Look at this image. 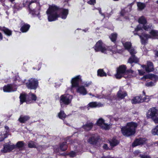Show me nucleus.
Listing matches in <instances>:
<instances>
[{"label": "nucleus", "mask_w": 158, "mask_h": 158, "mask_svg": "<svg viewBox=\"0 0 158 158\" xmlns=\"http://www.w3.org/2000/svg\"><path fill=\"white\" fill-rule=\"evenodd\" d=\"M137 123L131 122L127 123L125 126L121 128L122 134L125 136L129 137L134 135L136 132V129L137 127Z\"/></svg>", "instance_id": "1"}, {"label": "nucleus", "mask_w": 158, "mask_h": 158, "mask_svg": "<svg viewBox=\"0 0 158 158\" xmlns=\"http://www.w3.org/2000/svg\"><path fill=\"white\" fill-rule=\"evenodd\" d=\"M60 9L59 7L55 5L49 6L46 11L48 16V20L49 22H52L57 20L60 17V15L58 14V11Z\"/></svg>", "instance_id": "2"}, {"label": "nucleus", "mask_w": 158, "mask_h": 158, "mask_svg": "<svg viewBox=\"0 0 158 158\" xmlns=\"http://www.w3.org/2000/svg\"><path fill=\"white\" fill-rule=\"evenodd\" d=\"M29 13L33 16L39 17L40 14V2L39 0H32L28 5Z\"/></svg>", "instance_id": "3"}, {"label": "nucleus", "mask_w": 158, "mask_h": 158, "mask_svg": "<svg viewBox=\"0 0 158 158\" xmlns=\"http://www.w3.org/2000/svg\"><path fill=\"white\" fill-rule=\"evenodd\" d=\"M146 117L151 119L155 124H158V108L152 107L150 108L146 114Z\"/></svg>", "instance_id": "4"}, {"label": "nucleus", "mask_w": 158, "mask_h": 158, "mask_svg": "<svg viewBox=\"0 0 158 158\" xmlns=\"http://www.w3.org/2000/svg\"><path fill=\"white\" fill-rule=\"evenodd\" d=\"M24 146V143L23 141H19L17 143L16 145L15 146L11 144L8 143L3 146V148L1 150V152L3 153H5L11 151L15 148H18L20 150H22Z\"/></svg>", "instance_id": "5"}, {"label": "nucleus", "mask_w": 158, "mask_h": 158, "mask_svg": "<svg viewBox=\"0 0 158 158\" xmlns=\"http://www.w3.org/2000/svg\"><path fill=\"white\" fill-rule=\"evenodd\" d=\"M150 34L142 33L139 35L140 40H148V39H158V30L152 29L149 32Z\"/></svg>", "instance_id": "6"}, {"label": "nucleus", "mask_w": 158, "mask_h": 158, "mask_svg": "<svg viewBox=\"0 0 158 158\" xmlns=\"http://www.w3.org/2000/svg\"><path fill=\"white\" fill-rule=\"evenodd\" d=\"M73 98L72 95L64 94L62 95L60 97V102L61 107L64 105H68L71 103Z\"/></svg>", "instance_id": "7"}, {"label": "nucleus", "mask_w": 158, "mask_h": 158, "mask_svg": "<svg viewBox=\"0 0 158 158\" xmlns=\"http://www.w3.org/2000/svg\"><path fill=\"white\" fill-rule=\"evenodd\" d=\"M126 69L127 67L126 65L123 64L120 65L117 69L116 73L115 75L116 78L119 79L123 77L126 78L124 76L125 75Z\"/></svg>", "instance_id": "8"}, {"label": "nucleus", "mask_w": 158, "mask_h": 158, "mask_svg": "<svg viewBox=\"0 0 158 158\" xmlns=\"http://www.w3.org/2000/svg\"><path fill=\"white\" fill-rule=\"evenodd\" d=\"M38 84L39 82L37 79L31 78L28 80L26 85L28 89H35L38 87Z\"/></svg>", "instance_id": "9"}, {"label": "nucleus", "mask_w": 158, "mask_h": 158, "mask_svg": "<svg viewBox=\"0 0 158 158\" xmlns=\"http://www.w3.org/2000/svg\"><path fill=\"white\" fill-rule=\"evenodd\" d=\"M100 136L95 134H92L87 140V142L90 144L96 145L99 142Z\"/></svg>", "instance_id": "10"}, {"label": "nucleus", "mask_w": 158, "mask_h": 158, "mask_svg": "<svg viewBox=\"0 0 158 158\" xmlns=\"http://www.w3.org/2000/svg\"><path fill=\"white\" fill-rule=\"evenodd\" d=\"M147 140V139L145 138L140 137L136 139L132 143V146L135 147L139 145H143L146 143Z\"/></svg>", "instance_id": "11"}, {"label": "nucleus", "mask_w": 158, "mask_h": 158, "mask_svg": "<svg viewBox=\"0 0 158 158\" xmlns=\"http://www.w3.org/2000/svg\"><path fill=\"white\" fill-rule=\"evenodd\" d=\"M94 49L96 52H101L102 53L106 51L105 47L103 46V43L101 40H99L97 42L95 46Z\"/></svg>", "instance_id": "12"}, {"label": "nucleus", "mask_w": 158, "mask_h": 158, "mask_svg": "<svg viewBox=\"0 0 158 158\" xmlns=\"http://www.w3.org/2000/svg\"><path fill=\"white\" fill-rule=\"evenodd\" d=\"M142 67L145 69L147 73H149L154 71V69L153 63L150 61H147V65L143 64Z\"/></svg>", "instance_id": "13"}, {"label": "nucleus", "mask_w": 158, "mask_h": 158, "mask_svg": "<svg viewBox=\"0 0 158 158\" xmlns=\"http://www.w3.org/2000/svg\"><path fill=\"white\" fill-rule=\"evenodd\" d=\"M81 81V77L78 75L73 78L71 81L72 87L73 88L77 87L79 86L80 81Z\"/></svg>", "instance_id": "14"}, {"label": "nucleus", "mask_w": 158, "mask_h": 158, "mask_svg": "<svg viewBox=\"0 0 158 158\" xmlns=\"http://www.w3.org/2000/svg\"><path fill=\"white\" fill-rule=\"evenodd\" d=\"M17 88L14 87L12 85H8L3 87V90L4 92H11L16 91Z\"/></svg>", "instance_id": "15"}, {"label": "nucleus", "mask_w": 158, "mask_h": 158, "mask_svg": "<svg viewBox=\"0 0 158 158\" xmlns=\"http://www.w3.org/2000/svg\"><path fill=\"white\" fill-rule=\"evenodd\" d=\"M76 91L77 93L83 95H86L87 94L86 89L83 85H80L77 87Z\"/></svg>", "instance_id": "16"}, {"label": "nucleus", "mask_w": 158, "mask_h": 158, "mask_svg": "<svg viewBox=\"0 0 158 158\" xmlns=\"http://www.w3.org/2000/svg\"><path fill=\"white\" fill-rule=\"evenodd\" d=\"M127 95V94L126 91H123L120 89L117 92V94L118 100H120L124 99Z\"/></svg>", "instance_id": "17"}, {"label": "nucleus", "mask_w": 158, "mask_h": 158, "mask_svg": "<svg viewBox=\"0 0 158 158\" xmlns=\"http://www.w3.org/2000/svg\"><path fill=\"white\" fill-rule=\"evenodd\" d=\"M58 11L60 12V15L61 18L64 19H66L69 13L68 10L62 8H60Z\"/></svg>", "instance_id": "18"}, {"label": "nucleus", "mask_w": 158, "mask_h": 158, "mask_svg": "<svg viewBox=\"0 0 158 158\" xmlns=\"http://www.w3.org/2000/svg\"><path fill=\"white\" fill-rule=\"evenodd\" d=\"M143 78L145 79H150L155 82L158 80V77L157 75L152 73H149L146 75L144 76Z\"/></svg>", "instance_id": "19"}, {"label": "nucleus", "mask_w": 158, "mask_h": 158, "mask_svg": "<svg viewBox=\"0 0 158 158\" xmlns=\"http://www.w3.org/2000/svg\"><path fill=\"white\" fill-rule=\"evenodd\" d=\"M1 31L7 37L10 36L12 34V31L11 30L4 27H2Z\"/></svg>", "instance_id": "20"}, {"label": "nucleus", "mask_w": 158, "mask_h": 158, "mask_svg": "<svg viewBox=\"0 0 158 158\" xmlns=\"http://www.w3.org/2000/svg\"><path fill=\"white\" fill-rule=\"evenodd\" d=\"M139 59L136 56H131L129 58L128 60V63H129L132 66V64L134 63H137L139 62Z\"/></svg>", "instance_id": "21"}, {"label": "nucleus", "mask_w": 158, "mask_h": 158, "mask_svg": "<svg viewBox=\"0 0 158 158\" xmlns=\"http://www.w3.org/2000/svg\"><path fill=\"white\" fill-rule=\"evenodd\" d=\"M93 127V124L92 122L87 123L82 126V128L85 131H89L91 130Z\"/></svg>", "instance_id": "22"}, {"label": "nucleus", "mask_w": 158, "mask_h": 158, "mask_svg": "<svg viewBox=\"0 0 158 158\" xmlns=\"http://www.w3.org/2000/svg\"><path fill=\"white\" fill-rule=\"evenodd\" d=\"M30 27L29 24L24 23V24L20 28V31L23 33L26 32L29 30Z\"/></svg>", "instance_id": "23"}, {"label": "nucleus", "mask_w": 158, "mask_h": 158, "mask_svg": "<svg viewBox=\"0 0 158 158\" xmlns=\"http://www.w3.org/2000/svg\"><path fill=\"white\" fill-rule=\"evenodd\" d=\"M141 95L140 96H137L134 97L131 100V102L133 104H136L141 103V98H142Z\"/></svg>", "instance_id": "24"}, {"label": "nucleus", "mask_w": 158, "mask_h": 158, "mask_svg": "<svg viewBox=\"0 0 158 158\" xmlns=\"http://www.w3.org/2000/svg\"><path fill=\"white\" fill-rule=\"evenodd\" d=\"M109 143L110 146L114 147L118 144L119 142L118 140L113 137L111 140L109 141Z\"/></svg>", "instance_id": "25"}, {"label": "nucleus", "mask_w": 158, "mask_h": 158, "mask_svg": "<svg viewBox=\"0 0 158 158\" xmlns=\"http://www.w3.org/2000/svg\"><path fill=\"white\" fill-rule=\"evenodd\" d=\"M67 142H64L60 144V147L62 151H66L68 148Z\"/></svg>", "instance_id": "26"}, {"label": "nucleus", "mask_w": 158, "mask_h": 158, "mask_svg": "<svg viewBox=\"0 0 158 158\" xmlns=\"http://www.w3.org/2000/svg\"><path fill=\"white\" fill-rule=\"evenodd\" d=\"M67 115L65 113L63 110H61L58 114V118L63 120H64L66 117Z\"/></svg>", "instance_id": "27"}, {"label": "nucleus", "mask_w": 158, "mask_h": 158, "mask_svg": "<svg viewBox=\"0 0 158 158\" xmlns=\"http://www.w3.org/2000/svg\"><path fill=\"white\" fill-rule=\"evenodd\" d=\"M138 22L139 24L146 25L147 23V21L145 18L143 16H141L139 17L138 20Z\"/></svg>", "instance_id": "28"}, {"label": "nucleus", "mask_w": 158, "mask_h": 158, "mask_svg": "<svg viewBox=\"0 0 158 158\" xmlns=\"http://www.w3.org/2000/svg\"><path fill=\"white\" fill-rule=\"evenodd\" d=\"M30 118L28 116L21 115L19 119V121L21 123H24L28 120Z\"/></svg>", "instance_id": "29"}, {"label": "nucleus", "mask_w": 158, "mask_h": 158, "mask_svg": "<svg viewBox=\"0 0 158 158\" xmlns=\"http://www.w3.org/2000/svg\"><path fill=\"white\" fill-rule=\"evenodd\" d=\"M8 135V132L7 131H4L2 132L0 135V141H2L7 137Z\"/></svg>", "instance_id": "30"}, {"label": "nucleus", "mask_w": 158, "mask_h": 158, "mask_svg": "<svg viewBox=\"0 0 158 158\" xmlns=\"http://www.w3.org/2000/svg\"><path fill=\"white\" fill-rule=\"evenodd\" d=\"M138 8L139 10H143L146 7V4L140 2H137Z\"/></svg>", "instance_id": "31"}, {"label": "nucleus", "mask_w": 158, "mask_h": 158, "mask_svg": "<svg viewBox=\"0 0 158 158\" xmlns=\"http://www.w3.org/2000/svg\"><path fill=\"white\" fill-rule=\"evenodd\" d=\"M97 75L98 76L102 77L104 76L106 77L107 75L106 73H105L103 70L102 69H99L97 71Z\"/></svg>", "instance_id": "32"}, {"label": "nucleus", "mask_w": 158, "mask_h": 158, "mask_svg": "<svg viewBox=\"0 0 158 158\" xmlns=\"http://www.w3.org/2000/svg\"><path fill=\"white\" fill-rule=\"evenodd\" d=\"M105 121L102 118H100L97 121L96 124L98 126L101 127L103 124H104Z\"/></svg>", "instance_id": "33"}, {"label": "nucleus", "mask_w": 158, "mask_h": 158, "mask_svg": "<svg viewBox=\"0 0 158 158\" xmlns=\"http://www.w3.org/2000/svg\"><path fill=\"white\" fill-rule=\"evenodd\" d=\"M123 46L125 49L129 50L131 47V43L130 42H127L123 44Z\"/></svg>", "instance_id": "34"}, {"label": "nucleus", "mask_w": 158, "mask_h": 158, "mask_svg": "<svg viewBox=\"0 0 158 158\" xmlns=\"http://www.w3.org/2000/svg\"><path fill=\"white\" fill-rule=\"evenodd\" d=\"M141 30H142V28L141 26L139 25H137L136 27L135 28V31H134V34L135 35H138L139 36V35H140L141 34L139 35L137 33V32Z\"/></svg>", "instance_id": "35"}, {"label": "nucleus", "mask_w": 158, "mask_h": 158, "mask_svg": "<svg viewBox=\"0 0 158 158\" xmlns=\"http://www.w3.org/2000/svg\"><path fill=\"white\" fill-rule=\"evenodd\" d=\"M151 132L153 135H158V125L152 130Z\"/></svg>", "instance_id": "36"}, {"label": "nucleus", "mask_w": 158, "mask_h": 158, "mask_svg": "<svg viewBox=\"0 0 158 158\" xmlns=\"http://www.w3.org/2000/svg\"><path fill=\"white\" fill-rule=\"evenodd\" d=\"M29 98L30 100L35 101L36 97L35 95L32 93H29L28 95Z\"/></svg>", "instance_id": "37"}, {"label": "nucleus", "mask_w": 158, "mask_h": 158, "mask_svg": "<svg viewBox=\"0 0 158 158\" xmlns=\"http://www.w3.org/2000/svg\"><path fill=\"white\" fill-rule=\"evenodd\" d=\"M26 96L25 95L21 94L20 96V102L21 104H22L25 101Z\"/></svg>", "instance_id": "38"}, {"label": "nucleus", "mask_w": 158, "mask_h": 158, "mask_svg": "<svg viewBox=\"0 0 158 158\" xmlns=\"http://www.w3.org/2000/svg\"><path fill=\"white\" fill-rule=\"evenodd\" d=\"M118 36V34L116 33H112L110 36L109 38L110 40H116Z\"/></svg>", "instance_id": "39"}, {"label": "nucleus", "mask_w": 158, "mask_h": 158, "mask_svg": "<svg viewBox=\"0 0 158 158\" xmlns=\"http://www.w3.org/2000/svg\"><path fill=\"white\" fill-rule=\"evenodd\" d=\"M101 128L105 130H108L110 128L109 125L107 123H105V122Z\"/></svg>", "instance_id": "40"}, {"label": "nucleus", "mask_w": 158, "mask_h": 158, "mask_svg": "<svg viewBox=\"0 0 158 158\" xmlns=\"http://www.w3.org/2000/svg\"><path fill=\"white\" fill-rule=\"evenodd\" d=\"M148 96L147 95H145V97L142 98H141V102H148L150 100V98L148 97Z\"/></svg>", "instance_id": "41"}, {"label": "nucleus", "mask_w": 158, "mask_h": 158, "mask_svg": "<svg viewBox=\"0 0 158 158\" xmlns=\"http://www.w3.org/2000/svg\"><path fill=\"white\" fill-rule=\"evenodd\" d=\"M67 155L71 157H73L76 156V153L74 151H72L67 154Z\"/></svg>", "instance_id": "42"}, {"label": "nucleus", "mask_w": 158, "mask_h": 158, "mask_svg": "<svg viewBox=\"0 0 158 158\" xmlns=\"http://www.w3.org/2000/svg\"><path fill=\"white\" fill-rule=\"evenodd\" d=\"M65 142H67V144H71L73 143L74 141L72 139H71L70 137H67L66 138V139Z\"/></svg>", "instance_id": "43"}, {"label": "nucleus", "mask_w": 158, "mask_h": 158, "mask_svg": "<svg viewBox=\"0 0 158 158\" xmlns=\"http://www.w3.org/2000/svg\"><path fill=\"white\" fill-rule=\"evenodd\" d=\"M88 105L89 107L92 108L96 107L98 106L97 103L94 102H90Z\"/></svg>", "instance_id": "44"}, {"label": "nucleus", "mask_w": 158, "mask_h": 158, "mask_svg": "<svg viewBox=\"0 0 158 158\" xmlns=\"http://www.w3.org/2000/svg\"><path fill=\"white\" fill-rule=\"evenodd\" d=\"M133 73V71L131 69H126L125 73V75H128L130 74H132Z\"/></svg>", "instance_id": "45"}, {"label": "nucleus", "mask_w": 158, "mask_h": 158, "mask_svg": "<svg viewBox=\"0 0 158 158\" xmlns=\"http://www.w3.org/2000/svg\"><path fill=\"white\" fill-rule=\"evenodd\" d=\"M28 146L29 148H35L36 145L33 142L31 141L29 142L28 144Z\"/></svg>", "instance_id": "46"}, {"label": "nucleus", "mask_w": 158, "mask_h": 158, "mask_svg": "<svg viewBox=\"0 0 158 158\" xmlns=\"http://www.w3.org/2000/svg\"><path fill=\"white\" fill-rule=\"evenodd\" d=\"M92 83L91 81H86L84 82V87H88L89 86L92 85Z\"/></svg>", "instance_id": "47"}, {"label": "nucleus", "mask_w": 158, "mask_h": 158, "mask_svg": "<svg viewBox=\"0 0 158 158\" xmlns=\"http://www.w3.org/2000/svg\"><path fill=\"white\" fill-rule=\"evenodd\" d=\"M139 156L141 158H151L150 156L144 154H140Z\"/></svg>", "instance_id": "48"}, {"label": "nucleus", "mask_w": 158, "mask_h": 158, "mask_svg": "<svg viewBox=\"0 0 158 158\" xmlns=\"http://www.w3.org/2000/svg\"><path fill=\"white\" fill-rule=\"evenodd\" d=\"M130 52L131 56H135V50L134 49H130L127 50Z\"/></svg>", "instance_id": "49"}, {"label": "nucleus", "mask_w": 158, "mask_h": 158, "mask_svg": "<svg viewBox=\"0 0 158 158\" xmlns=\"http://www.w3.org/2000/svg\"><path fill=\"white\" fill-rule=\"evenodd\" d=\"M96 0H90V1H89L88 3L90 5H94L96 2Z\"/></svg>", "instance_id": "50"}, {"label": "nucleus", "mask_w": 158, "mask_h": 158, "mask_svg": "<svg viewBox=\"0 0 158 158\" xmlns=\"http://www.w3.org/2000/svg\"><path fill=\"white\" fill-rule=\"evenodd\" d=\"M102 147L103 149L106 150H108L110 149L109 148L108 146V145L106 143L104 144L103 145V146Z\"/></svg>", "instance_id": "51"}, {"label": "nucleus", "mask_w": 158, "mask_h": 158, "mask_svg": "<svg viewBox=\"0 0 158 158\" xmlns=\"http://www.w3.org/2000/svg\"><path fill=\"white\" fill-rule=\"evenodd\" d=\"M142 28L145 31H148V29L150 28L149 25L146 26L145 25H143V26Z\"/></svg>", "instance_id": "52"}, {"label": "nucleus", "mask_w": 158, "mask_h": 158, "mask_svg": "<svg viewBox=\"0 0 158 158\" xmlns=\"http://www.w3.org/2000/svg\"><path fill=\"white\" fill-rule=\"evenodd\" d=\"M154 83L152 81L147 82L146 84V85L147 86H152L154 85Z\"/></svg>", "instance_id": "53"}, {"label": "nucleus", "mask_w": 158, "mask_h": 158, "mask_svg": "<svg viewBox=\"0 0 158 158\" xmlns=\"http://www.w3.org/2000/svg\"><path fill=\"white\" fill-rule=\"evenodd\" d=\"M142 44L145 45L147 44L148 40H141Z\"/></svg>", "instance_id": "54"}, {"label": "nucleus", "mask_w": 158, "mask_h": 158, "mask_svg": "<svg viewBox=\"0 0 158 158\" xmlns=\"http://www.w3.org/2000/svg\"><path fill=\"white\" fill-rule=\"evenodd\" d=\"M138 71L139 75H143L145 73V72L142 70H139Z\"/></svg>", "instance_id": "55"}, {"label": "nucleus", "mask_w": 158, "mask_h": 158, "mask_svg": "<svg viewBox=\"0 0 158 158\" xmlns=\"http://www.w3.org/2000/svg\"><path fill=\"white\" fill-rule=\"evenodd\" d=\"M125 12L124 10H122L120 13V15L123 17L125 15Z\"/></svg>", "instance_id": "56"}, {"label": "nucleus", "mask_w": 158, "mask_h": 158, "mask_svg": "<svg viewBox=\"0 0 158 158\" xmlns=\"http://www.w3.org/2000/svg\"><path fill=\"white\" fill-rule=\"evenodd\" d=\"M3 38L2 35L1 33L0 32V40H2Z\"/></svg>", "instance_id": "57"}, {"label": "nucleus", "mask_w": 158, "mask_h": 158, "mask_svg": "<svg viewBox=\"0 0 158 158\" xmlns=\"http://www.w3.org/2000/svg\"><path fill=\"white\" fill-rule=\"evenodd\" d=\"M5 129L6 130V131H7L8 132V131L9 129V127L7 126H6L5 127Z\"/></svg>", "instance_id": "58"}, {"label": "nucleus", "mask_w": 158, "mask_h": 158, "mask_svg": "<svg viewBox=\"0 0 158 158\" xmlns=\"http://www.w3.org/2000/svg\"><path fill=\"white\" fill-rule=\"evenodd\" d=\"M99 13L100 14H101L102 15H104V14H102V12H101V9H100V10H99Z\"/></svg>", "instance_id": "59"}, {"label": "nucleus", "mask_w": 158, "mask_h": 158, "mask_svg": "<svg viewBox=\"0 0 158 158\" xmlns=\"http://www.w3.org/2000/svg\"><path fill=\"white\" fill-rule=\"evenodd\" d=\"M155 55L157 57H158V51H156L155 53Z\"/></svg>", "instance_id": "60"}, {"label": "nucleus", "mask_w": 158, "mask_h": 158, "mask_svg": "<svg viewBox=\"0 0 158 158\" xmlns=\"http://www.w3.org/2000/svg\"><path fill=\"white\" fill-rule=\"evenodd\" d=\"M111 40L112 41V42L114 43V44H115V43L116 42V40Z\"/></svg>", "instance_id": "61"}, {"label": "nucleus", "mask_w": 158, "mask_h": 158, "mask_svg": "<svg viewBox=\"0 0 158 158\" xmlns=\"http://www.w3.org/2000/svg\"><path fill=\"white\" fill-rule=\"evenodd\" d=\"M143 95H144L145 96V95H146V93H145V92L144 91V90H143Z\"/></svg>", "instance_id": "62"}, {"label": "nucleus", "mask_w": 158, "mask_h": 158, "mask_svg": "<svg viewBox=\"0 0 158 158\" xmlns=\"http://www.w3.org/2000/svg\"><path fill=\"white\" fill-rule=\"evenodd\" d=\"M62 155H63V156H65L66 155H67V154H66L65 153H64L62 154Z\"/></svg>", "instance_id": "63"}, {"label": "nucleus", "mask_w": 158, "mask_h": 158, "mask_svg": "<svg viewBox=\"0 0 158 158\" xmlns=\"http://www.w3.org/2000/svg\"><path fill=\"white\" fill-rule=\"evenodd\" d=\"M135 152L136 153H138L139 152V151H135Z\"/></svg>", "instance_id": "64"}]
</instances>
